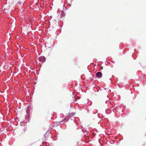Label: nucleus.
Wrapping results in <instances>:
<instances>
[{
  "label": "nucleus",
  "instance_id": "7",
  "mask_svg": "<svg viewBox=\"0 0 146 146\" xmlns=\"http://www.w3.org/2000/svg\"><path fill=\"white\" fill-rule=\"evenodd\" d=\"M31 143H30V144H29V145L30 146H31Z\"/></svg>",
  "mask_w": 146,
  "mask_h": 146
},
{
  "label": "nucleus",
  "instance_id": "5",
  "mask_svg": "<svg viewBox=\"0 0 146 146\" xmlns=\"http://www.w3.org/2000/svg\"><path fill=\"white\" fill-rule=\"evenodd\" d=\"M57 123H54V125L55 126ZM54 127H55V126H54Z\"/></svg>",
  "mask_w": 146,
  "mask_h": 146
},
{
  "label": "nucleus",
  "instance_id": "4",
  "mask_svg": "<svg viewBox=\"0 0 146 146\" xmlns=\"http://www.w3.org/2000/svg\"><path fill=\"white\" fill-rule=\"evenodd\" d=\"M75 113L74 112H72V113H69V115L70 116H71V115H74L75 114Z\"/></svg>",
  "mask_w": 146,
  "mask_h": 146
},
{
  "label": "nucleus",
  "instance_id": "3",
  "mask_svg": "<svg viewBox=\"0 0 146 146\" xmlns=\"http://www.w3.org/2000/svg\"><path fill=\"white\" fill-rule=\"evenodd\" d=\"M66 120V118H64V119L62 121H60V124L61 123H64V122H65V121Z\"/></svg>",
  "mask_w": 146,
  "mask_h": 146
},
{
  "label": "nucleus",
  "instance_id": "1",
  "mask_svg": "<svg viewBox=\"0 0 146 146\" xmlns=\"http://www.w3.org/2000/svg\"><path fill=\"white\" fill-rule=\"evenodd\" d=\"M38 60L39 61H41L42 62H44L46 61V58L45 57L43 56H40L38 58Z\"/></svg>",
  "mask_w": 146,
  "mask_h": 146
},
{
  "label": "nucleus",
  "instance_id": "6",
  "mask_svg": "<svg viewBox=\"0 0 146 146\" xmlns=\"http://www.w3.org/2000/svg\"><path fill=\"white\" fill-rule=\"evenodd\" d=\"M101 69H103V67L102 66H101Z\"/></svg>",
  "mask_w": 146,
  "mask_h": 146
},
{
  "label": "nucleus",
  "instance_id": "2",
  "mask_svg": "<svg viewBox=\"0 0 146 146\" xmlns=\"http://www.w3.org/2000/svg\"><path fill=\"white\" fill-rule=\"evenodd\" d=\"M96 76L97 78H100L102 76V74L101 72H98L96 73Z\"/></svg>",
  "mask_w": 146,
  "mask_h": 146
}]
</instances>
